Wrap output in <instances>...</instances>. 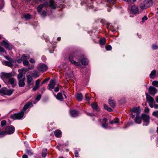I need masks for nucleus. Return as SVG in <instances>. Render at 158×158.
<instances>
[{"instance_id": "f257e3e1", "label": "nucleus", "mask_w": 158, "mask_h": 158, "mask_svg": "<svg viewBox=\"0 0 158 158\" xmlns=\"http://www.w3.org/2000/svg\"><path fill=\"white\" fill-rule=\"evenodd\" d=\"M79 53L77 52L71 53L69 55V59L71 63L77 66L80 65V61L81 60V63L83 65H87L89 62L88 60L86 58L82 59Z\"/></svg>"}, {"instance_id": "f03ea898", "label": "nucleus", "mask_w": 158, "mask_h": 158, "mask_svg": "<svg viewBox=\"0 0 158 158\" xmlns=\"http://www.w3.org/2000/svg\"><path fill=\"white\" fill-rule=\"evenodd\" d=\"M44 6L46 7L49 6L53 9H55L57 7L56 3L53 0H50L49 2H45L44 3V5L40 4L37 7L38 11L39 13H41V10Z\"/></svg>"}, {"instance_id": "7ed1b4c3", "label": "nucleus", "mask_w": 158, "mask_h": 158, "mask_svg": "<svg viewBox=\"0 0 158 158\" xmlns=\"http://www.w3.org/2000/svg\"><path fill=\"white\" fill-rule=\"evenodd\" d=\"M152 4V0H146L140 4V7L142 9L144 10L151 6Z\"/></svg>"}, {"instance_id": "20e7f679", "label": "nucleus", "mask_w": 158, "mask_h": 158, "mask_svg": "<svg viewBox=\"0 0 158 158\" xmlns=\"http://www.w3.org/2000/svg\"><path fill=\"white\" fill-rule=\"evenodd\" d=\"M131 115L132 118H134L136 114V116H139V114L140 113V110L139 109V107H135L133 108L131 110Z\"/></svg>"}, {"instance_id": "39448f33", "label": "nucleus", "mask_w": 158, "mask_h": 158, "mask_svg": "<svg viewBox=\"0 0 158 158\" xmlns=\"http://www.w3.org/2000/svg\"><path fill=\"white\" fill-rule=\"evenodd\" d=\"M24 113L23 111H21L20 112L12 114L11 116V118L14 119H20L23 116Z\"/></svg>"}, {"instance_id": "423d86ee", "label": "nucleus", "mask_w": 158, "mask_h": 158, "mask_svg": "<svg viewBox=\"0 0 158 158\" xmlns=\"http://www.w3.org/2000/svg\"><path fill=\"white\" fill-rule=\"evenodd\" d=\"M0 91L1 93L5 95L10 96L12 94L14 90L13 89H8L6 88H2Z\"/></svg>"}, {"instance_id": "0eeeda50", "label": "nucleus", "mask_w": 158, "mask_h": 158, "mask_svg": "<svg viewBox=\"0 0 158 158\" xmlns=\"http://www.w3.org/2000/svg\"><path fill=\"white\" fill-rule=\"evenodd\" d=\"M142 119L143 120V126H148L150 122V117L149 116L144 114L142 116Z\"/></svg>"}, {"instance_id": "6e6552de", "label": "nucleus", "mask_w": 158, "mask_h": 158, "mask_svg": "<svg viewBox=\"0 0 158 158\" xmlns=\"http://www.w3.org/2000/svg\"><path fill=\"white\" fill-rule=\"evenodd\" d=\"M5 131H4L6 134L10 135L13 134L15 131V127L12 126H10L7 127L5 129Z\"/></svg>"}, {"instance_id": "1a4fd4ad", "label": "nucleus", "mask_w": 158, "mask_h": 158, "mask_svg": "<svg viewBox=\"0 0 158 158\" xmlns=\"http://www.w3.org/2000/svg\"><path fill=\"white\" fill-rule=\"evenodd\" d=\"M10 61H9L4 60L2 61V64L4 65L12 68L13 66V63H15L14 60L12 59H9Z\"/></svg>"}, {"instance_id": "9d476101", "label": "nucleus", "mask_w": 158, "mask_h": 158, "mask_svg": "<svg viewBox=\"0 0 158 158\" xmlns=\"http://www.w3.org/2000/svg\"><path fill=\"white\" fill-rule=\"evenodd\" d=\"M47 69V66L43 64H40L38 65V70L40 72L45 71Z\"/></svg>"}, {"instance_id": "9b49d317", "label": "nucleus", "mask_w": 158, "mask_h": 158, "mask_svg": "<svg viewBox=\"0 0 158 158\" xmlns=\"http://www.w3.org/2000/svg\"><path fill=\"white\" fill-rule=\"evenodd\" d=\"M1 44L4 46L5 48L8 50H11L12 49V47L9 44L8 42L6 40H3L1 43Z\"/></svg>"}, {"instance_id": "f8f14e48", "label": "nucleus", "mask_w": 158, "mask_h": 158, "mask_svg": "<svg viewBox=\"0 0 158 158\" xmlns=\"http://www.w3.org/2000/svg\"><path fill=\"white\" fill-rule=\"evenodd\" d=\"M149 93L152 95H154L157 93V89L155 87L151 86L148 88Z\"/></svg>"}, {"instance_id": "ddd939ff", "label": "nucleus", "mask_w": 158, "mask_h": 158, "mask_svg": "<svg viewBox=\"0 0 158 158\" xmlns=\"http://www.w3.org/2000/svg\"><path fill=\"white\" fill-rule=\"evenodd\" d=\"M12 75L11 73L2 72L1 74V77L2 79H9L11 77Z\"/></svg>"}, {"instance_id": "4468645a", "label": "nucleus", "mask_w": 158, "mask_h": 158, "mask_svg": "<svg viewBox=\"0 0 158 158\" xmlns=\"http://www.w3.org/2000/svg\"><path fill=\"white\" fill-rule=\"evenodd\" d=\"M56 83L54 80H51L50 81V83L48 85V88L49 90H52L54 88L55 85Z\"/></svg>"}, {"instance_id": "2eb2a0df", "label": "nucleus", "mask_w": 158, "mask_h": 158, "mask_svg": "<svg viewBox=\"0 0 158 158\" xmlns=\"http://www.w3.org/2000/svg\"><path fill=\"white\" fill-rule=\"evenodd\" d=\"M33 106L32 102H29L26 104L24 106L23 110L22 111H23L24 112L25 110L28 108L31 107Z\"/></svg>"}, {"instance_id": "dca6fc26", "label": "nucleus", "mask_w": 158, "mask_h": 158, "mask_svg": "<svg viewBox=\"0 0 158 158\" xmlns=\"http://www.w3.org/2000/svg\"><path fill=\"white\" fill-rule=\"evenodd\" d=\"M27 83L28 87L32 85L33 84V81H32V78L31 76L29 75L27 76Z\"/></svg>"}, {"instance_id": "f3484780", "label": "nucleus", "mask_w": 158, "mask_h": 158, "mask_svg": "<svg viewBox=\"0 0 158 158\" xmlns=\"http://www.w3.org/2000/svg\"><path fill=\"white\" fill-rule=\"evenodd\" d=\"M146 99L149 103H152L154 101V99L150 95H149L148 93H146Z\"/></svg>"}, {"instance_id": "a211bd4d", "label": "nucleus", "mask_w": 158, "mask_h": 158, "mask_svg": "<svg viewBox=\"0 0 158 158\" xmlns=\"http://www.w3.org/2000/svg\"><path fill=\"white\" fill-rule=\"evenodd\" d=\"M131 11L133 13L135 14L139 13L138 8L135 6H133L131 7Z\"/></svg>"}, {"instance_id": "6ab92c4d", "label": "nucleus", "mask_w": 158, "mask_h": 158, "mask_svg": "<svg viewBox=\"0 0 158 158\" xmlns=\"http://www.w3.org/2000/svg\"><path fill=\"white\" fill-rule=\"evenodd\" d=\"M70 113L71 116L73 117H76L78 115V112L77 111L75 110H70Z\"/></svg>"}, {"instance_id": "aec40b11", "label": "nucleus", "mask_w": 158, "mask_h": 158, "mask_svg": "<svg viewBox=\"0 0 158 158\" xmlns=\"http://www.w3.org/2000/svg\"><path fill=\"white\" fill-rule=\"evenodd\" d=\"M55 96L56 98L59 100L62 101L64 99L62 94L60 92L58 93L56 95H55Z\"/></svg>"}, {"instance_id": "412c9836", "label": "nucleus", "mask_w": 158, "mask_h": 158, "mask_svg": "<svg viewBox=\"0 0 158 158\" xmlns=\"http://www.w3.org/2000/svg\"><path fill=\"white\" fill-rule=\"evenodd\" d=\"M55 136L57 137H59L61 136V132L59 130H56L54 132Z\"/></svg>"}, {"instance_id": "4be33fe9", "label": "nucleus", "mask_w": 158, "mask_h": 158, "mask_svg": "<svg viewBox=\"0 0 158 158\" xmlns=\"http://www.w3.org/2000/svg\"><path fill=\"white\" fill-rule=\"evenodd\" d=\"M109 104L112 107H114L115 106V102L112 98L109 99Z\"/></svg>"}, {"instance_id": "5701e85b", "label": "nucleus", "mask_w": 158, "mask_h": 158, "mask_svg": "<svg viewBox=\"0 0 158 158\" xmlns=\"http://www.w3.org/2000/svg\"><path fill=\"white\" fill-rule=\"evenodd\" d=\"M77 99L79 101H81L83 98V96L81 93L77 94L76 95Z\"/></svg>"}, {"instance_id": "b1692460", "label": "nucleus", "mask_w": 158, "mask_h": 158, "mask_svg": "<svg viewBox=\"0 0 158 158\" xmlns=\"http://www.w3.org/2000/svg\"><path fill=\"white\" fill-rule=\"evenodd\" d=\"M18 78L19 80L25 79V77L24 76H23V73H20L19 74Z\"/></svg>"}, {"instance_id": "393cba45", "label": "nucleus", "mask_w": 158, "mask_h": 158, "mask_svg": "<svg viewBox=\"0 0 158 158\" xmlns=\"http://www.w3.org/2000/svg\"><path fill=\"white\" fill-rule=\"evenodd\" d=\"M25 80H19V85L20 87H23L25 85Z\"/></svg>"}, {"instance_id": "a878e982", "label": "nucleus", "mask_w": 158, "mask_h": 158, "mask_svg": "<svg viewBox=\"0 0 158 158\" xmlns=\"http://www.w3.org/2000/svg\"><path fill=\"white\" fill-rule=\"evenodd\" d=\"M32 75L33 77L36 78L38 77L40 74L36 70H35L33 71V72L32 73Z\"/></svg>"}, {"instance_id": "bb28decb", "label": "nucleus", "mask_w": 158, "mask_h": 158, "mask_svg": "<svg viewBox=\"0 0 158 158\" xmlns=\"http://www.w3.org/2000/svg\"><path fill=\"white\" fill-rule=\"evenodd\" d=\"M135 121L136 123L140 124L141 123V119L139 116H136V117L135 119Z\"/></svg>"}, {"instance_id": "cd10ccee", "label": "nucleus", "mask_w": 158, "mask_h": 158, "mask_svg": "<svg viewBox=\"0 0 158 158\" xmlns=\"http://www.w3.org/2000/svg\"><path fill=\"white\" fill-rule=\"evenodd\" d=\"M91 106L93 109L94 110L98 111V108L96 104L93 103L91 104Z\"/></svg>"}, {"instance_id": "c85d7f7f", "label": "nucleus", "mask_w": 158, "mask_h": 158, "mask_svg": "<svg viewBox=\"0 0 158 158\" xmlns=\"http://www.w3.org/2000/svg\"><path fill=\"white\" fill-rule=\"evenodd\" d=\"M30 56L28 55L23 54L22 56V58L23 60H27L30 58Z\"/></svg>"}, {"instance_id": "c756f323", "label": "nucleus", "mask_w": 158, "mask_h": 158, "mask_svg": "<svg viewBox=\"0 0 158 158\" xmlns=\"http://www.w3.org/2000/svg\"><path fill=\"white\" fill-rule=\"evenodd\" d=\"M156 71L155 70H154L152 71L150 75V77L151 78H153L156 74Z\"/></svg>"}, {"instance_id": "7c9ffc66", "label": "nucleus", "mask_w": 158, "mask_h": 158, "mask_svg": "<svg viewBox=\"0 0 158 158\" xmlns=\"http://www.w3.org/2000/svg\"><path fill=\"white\" fill-rule=\"evenodd\" d=\"M47 149H44L43 150V151L42 152V156L43 157H45L46 156L47 154Z\"/></svg>"}, {"instance_id": "2f4dec72", "label": "nucleus", "mask_w": 158, "mask_h": 158, "mask_svg": "<svg viewBox=\"0 0 158 158\" xmlns=\"http://www.w3.org/2000/svg\"><path fill=\"white\" fill-rule=\"evenodd\" d=\"M24 18L27 20H29L31 18V15L29 14L25 15L23 16Z\"/></svg>"}, {"instance_id": "473e14b6", "label": "nucleus", "mask_w": 158, "mask_h": 158, "mask_svg": "<svg viewBox=\"0 0 158 158\" xmlns=\"http://www.w3.org/2000/svg\"><path fill=\"white\" fill-rule=\"evenodd\" d=\"M119 122V120L118 118H116V119H114V120H112L110 122V124H113L114 123H117Z\"/></svg>"}, {"instance_id": "72a5a7b5", "label": "nucleus", "mask_w": 158, "mask_h": 158, "mask_svg": "<svg viewBox=\"0 0 158 158\" xmlns=\"http://www.w3.org/2000/svg\"><path fill=\"white\" fill-rule=\"evenodd\" d=\"M15 79L13 78H11V77L9 79V82L12 85H13L14 84V82L15 81Z\"/></svg>"}, {"instance_id": "f704fd0d", "label": "nucleus", "mask_w": 158, "mask_h": 158, "mask_svg": "<svg viewBox=\"0 0 158 158\" xmlns=\"http://www.w3.org/2000/svg\"><path fill=\"white\" fill-rule=\"evenodd\" d=\"M104 108L105 110H107L111 112L112 111V109H111L110 107H108L106 105H104Z\"/></svg>"}, {"instance_id": "c9c22d12", "label": "nucleus", "mask_w": 158, "mask_h": 158, "mask_svg": "<svg viewBox=\"0 0 158 158\" xmlns=\"http://www.w3.org/2000/svg\"><path fill=\"white\" fill-rule=\"evenodd\" d=\"M26 152L29 156H31L33 155V153L31 150H26Z\"/></svg>"}, {"instance_id": "e433bc0d", "label": "nucleus", "mask_w": 158, "mask_h": 158, "mask_svg": "<svg viewBox=\"0 0 158 158\" xmlns=\"http://www.w3.org/2000/svg\"><path fill=\"white\" fill-rule=\"evenodd\" d=\"M152 85L156 87H158V81H154L152 82Z\"/></svg>"}, {"instance_id": "4c0bfd02", "label": "nucleus", "mask_w": 158, "mask_h": 158, "mask_svg": "<svg viewBox=\"0 0 158 158\" xmlns=\"http://www.w3.org/2000/svg\"><path fill=\"white\" fill-rule=\"evenodd\" d=\"M105 39L104 38L100 39V44L101 45H103L105 43Z\"/></svg>"}, {"instance_id": "58836bf2", "label": "nucleus", "mask_w": 158, "mask_h": 158, "mask_svg": "<svg viewBox=\"0 0 158 158\" xmlns=\"http://www.w3.org/2000/svg\"><path fill=\"white\" fill-rule=\"evenodd\" d=\"M152 115L156 117H158V111H154L152 114Z\"/></svg>"}, {"instance_id": "ea45409f", "label": "nucleus", "mask_w": 158, "mask_h": 158, "mask_svg": "<svg viewBox=\"0 0 158 158\" xmlns=\"http://www.w3.org/2000/svg\"><path fill=\"white\" fill-rule=\"evenodd\" d=\"M102 126L105 128H107L108 126V124L107 123H103L102 124Z\"/></svg>"}, {"instance_id": "a19ab883", "label": "nucleus", "mask_w": 158, "mask_h": 158, "mask_svg": "<svg viewBox=\"0 0 158 158\" xmlns=\"http://www.w3.org/2000/svg\"><path fill=\"white\" fill-rule=\"evenodd\" d=\"M6 121L5 120H3L1 121V124L2 127H3V126L5 125L6 124Z\"/></svg>"}, {"instance_id": "79ce46f5", "label": "nucleus", "mask_w": 158, "mask_h": 158, "mask_svg": "<svg viewBox=\"0 0 158 158\" xmlns=\"http://www.w3.org/2000/svg\"><path fill=\"white\" fill-rule=\"evenodd\" d=\"M23 63L24 65H27L29 63L27 60H23Z\"/></svg>"}, {"instance_id": "37998d69", "label": "nucleus", "mask_w": 158, "mask_h": 158, "mask_svg": "<svg viewBox=\"0 0 158 158\" xmlns=\"http://www.w3.org/2000/svg\"><path fill=\"white\" fill-rule=\"evenodd\" d=\"M106 49L107 50H110L112 49L111 46L110 45L106 46Z\"/></svg>"}, {"instance_id": "c03bdc74", "label": "nucleus", "mask_w": 158, "mask_h": 158, "mask_svg": "<svg viewBox=\"0 0 158 158\" xmlns=\"http://www.w3.org/2000/svg\"><path fill=\"white\" fill-rule=\"evenodd\" d=\"M40 87V86H38L37 85H35V86L32 89V90L33 91H35L37 89H39Z\"/></svg>"}, {"instance_id": "a18cd8bd", "label": "nucleus", "mask_w": 158, "mask_h": 158, "mask_svg": "<svg viewBox=\"0 0 158 158\" xmlns=\"http://www.w3.org/2000/svg\"><path fill=\"white\" fill-rule=\"evenodd\" d=\"M148 18L146 16H144V17L142 18V22L143 23H144L145 20H146L148 19Z\"/></svg>"}, {"instance_id": "49530a36", "label": "nucleus", "mask_w": 158, "mask_h": 158, "mask_svg": "<svg viewBox=\"0 0 158 158\" xmlns=\"http://www.w3.org/2000/svg\"><path fill=\"white\" fill-rule=\"evenodd\" d=\"M107 1L110 3H111L113 4H114L116 1L115 0H107Z\"/></svg>"}, {"instance_id": "de8ad7c7", "label": "nucleus", "mask_w": 158, "mask_h": 158, "mask_svg": "<svg viewBox=\"0 0 158 158\" xmlns=\"http://www.w3.org/2000/svg\"><path fill=\"white\" fill-rule=\"evenodd\" d=\"M40 81V79H37L36 81L35 85L39 86V84Z\"/></svg>"}, {"instance_id": "09e8293b", "label": "nucleus", "mask_w": 158, "mask_h": 158, "mask_svg": "<svg viewBox=\"0 0 158 158\" xmlns=\"http://www.w3.org/2000/svg\"><path fill=\"white\" fill-rule=\"evenodd\" d=\"M152 48L154 49H158V46L156 45H152Z\"/></svg>"}, {"instance_id": "8fccbe9b", "label": "nucleus", "mask_w": 158, "mask_h": 158, "mask_svg": "<svg viewBox=\"0 0 158 158\" xmlns=\"http://www.w3.org/2000/svg\"><path fill=\"white\" fill-rule=\"evenodd\" d=\"M85 98L86 100H88L89 99V96L87 94H86L85 95Z\"/></svg>"}, {"instance_id": "3c124183", "label": "nucleus", "mask_w": 158, "mask_h": 158, "mask_svg": "<svg viewBox=\"0 0 158 158\" xmlns=\"http://www.w3.org/2000/svg\"><path fill=\"white\" fill-rule=\"evenodd\" d=\"M5 51L4 48L0 46V52H4Z\"/></svg>"}, {"instance_id": "603ef678", "label": "nucleus", "mask_w": 158, "mask_h": 158, "mask_svg": "<svg viewBox=\"0 0 158 158\" xmlns=\"http://www.w3.org/2000/svg\"><path fill=\"white\" fill-rule=\"evenodd\" d=\"M41 98V95H39L36 98V100L39 101Z\"/></svg>"}, {"instance_id": "864d4df0", "label": "nucleus", "mask_w": 158, "mask_h": 158, "mask_svg": "<svg viewBox=\"0 0 158 158\" xmlns=\"http://www.w3.org/2000/svg\"><path fill=\"white\" fill-rule=\"evenodd\" d=\"M50 79L49 78H46L44 79V80L43 81V83H46L47 81H49Z\"/></svg>"}, {"instance_id": "5fc2aeb1", "label": "nucleus", "mask_w": 158, "mask_h": 158, "mask_svg": "<svg viewBox=\"0 0 158 158\" xmlns=\"http://www.w3.org/2000/svg\"><path fill=\"white\" fill-rule=\"evenodd\" d=\"M23 61V59H22V57L20 59H19L17 60V62L19 63H21L22 61Z\"/></svg>"}, {"instance_id": "6e6d98bb", "label": "nucleus", "mask_w": 158, "mask_h": 158, "mask_svg": "<svg viewBox=\"0 0 158 158\" xmlns=\"http://www.w3.org/2000/svg\"><path fill=\"white\" fill-rule=\"evenodd\" d=\"M30 61L31 63H35V60L34 59L32 58L30 59Z\"/></svg>"}, {"instance_id": "4d7b16f0", "label": "nucleus", "mask_w": 158, "mask_h": 158, "mask_svg": "<svg viewBox=\"0 0 158 158\" xmlns=\"http://www.w3.org/2000/svg\"><path fill=\"white\" fill-rule=\"evenodd\" d=\"M46 11H44L42 12V13L41 14V16L43 17H44L46 15Z\"/></svg>"}, {"instance_id": "13d9d810", "label": "nucleus", "mask_w": 158, "mask_h": 158, "mask_svg": "<svg viewBox=\"0 0 158 158\" xmlns=\"http://www.w3.org/2000/svg\"><path fill=\"white\" fill-rule=\"evenodd\" d=\"M107 120L108 119L106 118H104L103 119V123H107Z\"/></svg>"}, {"instance_id": "bf43d9fd", "label": "nucleus", "mask_w": 158, "mask_h": 158, "mask_svg": "<svg viewBox=\"0 0 158 158\" xmlns=\"http://www.w3.org/2000/svg\"><path fill=\"white\" fill-rule=\"evenodd\" d=\"M153 107L156 109L158 108V105L155 104H154Z\"/></svg>"}, {"instance_id": "052dcab7", "label": "nucleus", "mask_w": 158, "mask_h": 158, "mask_svg": "<svg viewBox=\"0 0 158 158\" xmlns=\"http://www.w3.org/2000/svg\"><path fill=\"white\" fill-rule=\"evenodd\" d=\"M59 88L58 87H56L54 89V91L55 92H57L59 91Z\"/></svg>"}, {"instance_id": "680f3d73", "label": "nucleus", "mask_w": 158, "mask_h": 158, "mask_svg": "<svg viewBox=\"0 0 158 158\" xmlns=\"http://www.w3.org/2000/svg\"><path fill=\"white\" fill-rule=\"evenodd\" d=\"M75 156L76 157H77L78 156V152L77 151H75Z\"/></svg>"}, {"instance_id": "e2e57ef3", "label": "nucleus", "mask_w": 158, "mask_h": 158, "mask_svg": "<svg viewBox=\"0 0 158 158\" xmlns=\"http://www.w3.org/2000/svg\"><path fill=\"white\" fill-rule=\"evenodd\" d=\"M22 158H28V156L27 155L24 154Z\"/></svg>"}, {"instance_id": "0e129e2a", "label": "nucleus", "mask_w": 158, "mask_h": 158, "mask_svg": "<svg viewBox=\"0 0 158 158\" xmlns=\"http://www.w3.org/2000/svg\"><path fill=\"white\" fill-rule=\"evenodd\" d=\"M5 58L7 60H8L9 61H10V60L9 59H12L9 56H6L5 57Z\"/></svg>"}, {"instance_id": "69168bd1", "label": "nucleus", "mask_w": 158, "mask_h": 158, "mask_svg": "<svg viewBox=\"0 0 158 158\" xmlns=\"http://www.w3.org/2000/svg\"><path fill=\"white\" fill-rule=\"evenodd\" d=\"M149 106L151 108H153L154 106V104L152 103H149Z\"/></svg>"}, {"instance_id": "338daca9", "label": "nucleus", "mask_w": 158, "mask_h": 158, "mask_svg": "<svg viewBox=\"0 0 158 158\" xmlns=\"http://www.w3.org/2000/svg\"><path fill=\"white\" fill-rule=\"evenodd\" d=\"M149 109L148 108H146L145 109V111L146 112H148L149 111Z\"/></svg>"}, {"instance_id": "774afa93", "label": "nucleus", "mask_w": 158, "mask_h": 158, "mask_svg": "<svg viewBox=\"0 0 158 158\" xmlns=\"http://www.w3.org/2000/svg\"><path fill=\"white\" fill-rule=\"evenodd\" d=\"M156 102L157 103H158V96H157L156 97Z\"/></svg>"}]
</instances>
